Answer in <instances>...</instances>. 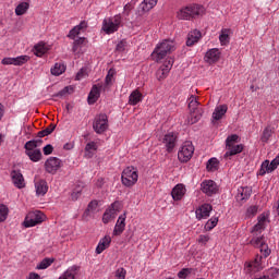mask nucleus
Here are the masks:
<instances>
[{
  "label": "nucleus",
  "mask_w": 279,
  "mask_h": 279,
  "mask_svg": "<svg viewBox=\"0 0 279 279\" xmlns=\"http://www.w3.org/2000/svg\"><path fill=\"white\" fill-rule=\"evenodd\" d=\"M267 223H269V214L263 213L257 217V223L251 229V245L258 247L265 258L271 254L267 243H265V236H263V231L267 228Z\"/></svg>",
  "instance_id": "f257e3e1"
},
{
  "label": "nucleus",
  "mask_w": 279,
  "mask_h": 279,
  "mask_svg": "<svg viewBox=\"0 0 279 279\" xmlns=\"http://www.w3.org/2000/svg\"><path fill=\"white\" fill-rule=\"evenodd\" d=\"M172 51H175V44L173 40L165 39L157 44L151 53V59L155 62H162V60H165V58H167V56H169V53Z\"/></svg>",
  "instance_id": "f03ea898"
},
{
  "label": "nucleus",
  "mask_w": 279,
  "mask_h": 279,
  "mask_svg": "<svg viewBox=\"0 0 279 279\" xmlns=\"http://www.w3.org/2000/svg\"><path fill=\"white\" fill-rule=\"evenodd\" d=\"M189 104V110L191 114V119L189 120V123L193 125L194 123H197L199 119L204 116V109L199 107V100L198 97L194 94H191L187 98Z\"/></svg>",
  "instance_id": "7ed1b4c3"
},
{
  "label": "nucleus",
  "mask_w": 279,
  "mask_h": 279,
  "mask_svg": "<svg viewBox=\"0 0 279 279\" xmlns=\"http://www.w3.org/2000/svg\"><path fill=\"white\" fill-rule=\"evenodd\" d=\"M123 23V17L121 14H116L113 16H109L102 20L101 32L110 36L111 34H116L118 29L121 28Z\"/></svg>",
  "instance_id": "20e7f679"
},
{
  "label": "nucleus",
  "mask_w": 279,
  "mask_h": 279,
  "mask_svg": "<svg viewBox=\"0 0 279 279\" xmlns=\"http://www.w3.org/2000/svg\"><path fill=\"white\" fill-rule=\"evenodd\" d=\"M121 182L126 189H132L138 182V169L132 166L124 168L121 174Z\"/></svg>",
  "instance_id": "39448f33"
},
{
  "label": "nucleus",
  "mask_w": 279,
  "mask_h": 279,
  "mask_svg": "<svg viewBox=\"0 0 279 279\" xmlns=\"http://www.w3.org/2000/svg\"><path fill=\"white\" fill-rule=\"evenodd\" d=\"M195 154V146L193 142H184L178 151V158L180 162H189Z\"/></svg>",
  "instance_id": "423d86ee"
},
{
  "label": "nucleus",
  "mask_w": 279,
  "mask_h": 279,
  "mask_svg": "<svg viewBox=\"0 0 279 279\" xmlns=\"http://www.w3.org/2000/svg\"><path fill=\"white\" fill-rule=\"evenodd\" d=\"M43 221H45V214L43 211H31L25 217L23 226L24 228H34V226H38Z\"/></svg>",
  "instance_id": "0eeeda50"
},
{
  "label": "nucleus",
  "mask_w": 279,
  "mask_h": 279,
  "mask_svg": "<svg viewBox=\"0 0 279 279\" xmlns=\"http://www.w3.org/2000/svg\"><path fill=\"white\" fill-rule=\"evenodd\" d=\"M108 116L105 113H100L95 117L94 123H93V130L96 132V134H104L106 130H108Z\"/></svg>",
  "instance_id": "6e6552de"
},
{
  "label": "nucleus",
  "mask_w": 279,
  "mask_h": 279,
  "mask_svg": "<svg viewBox=\"0 0 279 279\" xmlns=\"http://www.w3.org/2000/svg\"><path fill=\"white\" fill-rule=\"evenodd\" d=\"M201 191L207 195V197H213V195L219 193V185L213 180H205L201 183Z\"/></svg>",
  "instance_id": "1a4fd4ad"
},
{
  "label": "nucleus",
  "mask_w": 279,
  "mask_h": 279,
  "mask_svg": "<svg viewBox=\"0 0 279 279\" xmlns=\"http://www.w3.org/2000/svg\"><path fill=\"white\" fill-rule=\"evenodd\" d=\"M121 210V203L114 202L110 205L108 209L102 215V223H110L117 214Z\"/></svg>",
  "instance_id": "9d476101"
},
{
  "label": "nucleus",
  "mask_w": 279,
  "mask_h": 279,
  "mask_svg": "<svg viewBox=\"0 0 279 279\" xmlns=\"http://www.w3.org/2000/svg\"><path fill=\"white\" fill-rule=\"evenodd\" d=\"M62 168V160L58 157H50L45 162V170L51 175H56L58 170Z\"/></svg>",
  "instance_id": "9b49d317"
},
{
  "label": "nucleus",
  "mask_w": 279,
  "mask_h": 279,
  "mask_svg": "<svg viewBox=\"0 0 279 279\" xmlns=\"http://www.w3.org/2000/svg\"><path fill=\"white\" fill-rule=\"evenodd\" d=\"M263 268V256L257 255L253 262L245 265L246 274H256Z\"/></svg>",
  "instance_id": "f8f14e48"
},
{
  "label": "nucleus",
  "mask_w": 279,
  "mask_h": 279,
  "mask_svg": "<svg viewBox=\"0 0 279 279\" xmlns=\"http://www.w3.org/2000/svg\"><path fill=\"white\" fill-rule=\"evenodd\" d=\"M34 184L37 197H45L49 191V184H47V181L45 179H37L34 181Z\"/></svg>",
  "instance_id": "ddd939ff"
},
{
  "label": "nucleus",
  "mask_w": 279,
  "mask_h": 279,
  "mask_svg": "<svg viewBox=\"0 0 279 279\" xmlns=\"http://www.w3.org/2000/svg\"><path fill=\"white\" fill-rule=\"evenodd\" d=\"M221 59V50L218 48H211L207 50L204 60L207 62V64H215L216 62H219Z\"/></svg>",
  "instance_id": "4468645a"
},
{
  "label": "nucleus",
  "mask_w": 279,
  "mask_h": 279,
  "mask_svg": "<svg viewBox=\"0 0 279 279\" xmlns=\"http://www.w3.org/2000/svg\"><path fill=\"white\" fill-rule=\"evenodd\" d=\"M210 213H213V205L210 204H203L196 210V219L202 221V219H208L210 217Z\"/></svg>",
  "instance_id": "2eb2a0df"
},
{
  "label": "nucleus",
  "mask_w": 279,
  "mask_h": 279,
  "mask_svg": "<svg viewBox=\"0 0 279 279\" xmlns=\"http://www.w3.org/2000/svg\"><path fill=\"white\" fill-rule=\"evenodd\" d=\"M128 219V214L124 213L122 215L119 216L116 226L113 228V236H121V234H123V232L125 231V220Z\"/></svg>",
  "instance_id": "dca6fc26"
},
{
  "label": "nucleus",
  "mask_w": 279,
  "mask_h": 279,
  "mask_svg": "<svg viewBox=\"0 0 279 279\" xmlns=\"http://www.w3.org/2000/svg\"><path fill=\"white\" fill-rule=\"evenodd\" d=\"M173 66V59H167L165 63L157 70V80H165L167 75H169V71H171Z\"/></svg>",
  "instance_id": "f3484780"
},
{
  "label": "nucleus",
  "mask_w": 279,
  "mask_h": 279,
  "mask_svg": "<svg viewBox=\"0 0 279 279\" xmlns=\"http://www.w3.org/2000/svg\"><path fill=\"white\" fill-rule=\"evenodd\" d=\"M186 195V186L182 183L177 184L171 191V197L174 202H181Z\"/></svg>",
  "instance_id": "a211bd4d"
},
{
  "label": "nucleus",
  "mask_w": 279,
  "mask_h": 279,
  "mask_svg": "<svg viewBox=\"0 0 279 279\" xmlns=\"http://www.w3.org/2000/svg\"><path fill=\"white\" fill-rule=\"evenodd\" d=\"M177 141H178V135H175V133L173 132H170L163 136L162 143L167 151H173V147H175Z\"/></svg>",
  "instance_id": "6ab92c4d"
},
{
  "label": "nucleus",
  "mask_w": 279,
  "mask_h": 279,
  "mask_svg": "<svg viewBox=\"0 0 279 279\" xmlns=\"http://www.w3.org/2000/svg\"><path fill=\"white\" fill-rule=\"evenodd\" d=\"M251 196H252V187H247V186L239 187L235 199L240 204H244V202H247V199H250Z\"/></svg>",
  "instance_id": "aec40b11"
},
{
  "label": "nucleus",
  "mask_w": 279,
  "mask_h": 279,
  "mask_svg": "<svg viewBox=\"0 0 279 279\" xmlns=\"http://www.w3.org/2000/svg\"><path fill=\"white\" fill-rule=\"evenodd\" d=\"M99 97H101V85H94L89 92L87 101L90 106H93V104H97Z\"/></svg>",
  "instance_id": "412c9836"
},
{
  "label": "nucleus",
  "mask_w": 279,
  "mask_h": 279,
  "mask_svg": "<svg viewBox=\"0 0 279 279\" xmlns=\"http://www.w3.org/2000/svg\"><path fill=\"white\" fill-rule=\"evenodd\" d=\"M110 243H112V238L110 235L101 238L96 246V254H104V252L110 247Z\"/></svg>",
  "instance_id": "4be33fe9"
},
{
  "label": "nucleus",
  "mask_w": 279,
  "mask_h": 279,
  "mask_svg": "<svg viewBox=\"0 0 279 279\" xmlns=\"http://www.w3.org/2000/svg\"><path fill=\"white\" fill-rule=\"evenodd\" d=\"M226 112H228V105L217 106L211 116L213 123H215V121H221V119L226 117Z\"/></svg>",
  "instance_id": "5701e85b"
},
{
  "label": "nucleus",
  "mask_w": 279,
  "mask_h": 279,
  "mask_svg": "<svg viewBox=\"0 0 279 279\" xmlns=\"http://www.w3.org/2000/svg\"><path fill=\"white\" fill-rule=\"evenodd\" d=\"M11 178L16 189H25V179L23 178V174L21 173V171L13 170L11 172Z\"/></svg>",
  "instance_id": "b1692460"
},
{
  "label": "nucleus",
  "mask_w": 279,
  "mask_h": 279,
  "mask_svg": "<svg viewBox=\"0 0 279 279\" xmlns=\"http://www.w3.org/2000/svg\"><path fill=\"white\" fill-rule=\"evenodd\" d=\"M86 27H88V24L85 21L81 22L78 25L74 26L70 31V33L68 34V38H71V40H75V38H77V36H80V34H82V32H84Z\"/></svg>",
  "instance_id": "393cba45"
},
{
  "label": "nucleus",
  "mask_w": 279,
  "mask_h": 279,
  "mask_svg": "<svg viewBox=\"0 0 279 279\" xmlns=\"http://www.w3.org/2000/svg\"><path fill=\"white\" fill-rule=\"evenodd\" d=\"M88 41H86V38L80 37L78 39H75L73 43L72 51L75 53V56H80V53H84V47H86Z\"/></svg>",
  "instance_id": "a878e982"
},
{
  "label": "nucleus",
  "mask_w": 279,
  "mask_h": 279,
  "mask_svg": "<svg viewBox=\"0 0 279 279\" xmlns=\"http://www.w3.org/2000/svg\"><path fill=\"white\" fill-rule=\"evenodd\" d=\"M201 38H202V32H199L197 29H193L187 35L186 46L193 47V45H197V43H199Z\"/></svg>",
  "instance_id": "bb28decb"
},
{
  "label": "nucleus",
  "mask_w": 279,
  "mask_h": 279,
  "mask_svg": "<svg viewBox=\"0 0 279 279\" xmlns=\"http://www.w3.org/2000/svg\"><path fill=\"white\" fill-rule=\"evenodd\" d=\"M34 53L37 56V58H43L47 51H49V46L43 41L34 46L33 49Z\"/></svg>",
  "instance_id": "cd10ccee"
},
{
  "label": "nucleus",
  "mask_w": 279,
  "mask_h": 279,
  "mask_svg": "<svg viewBox=\"0 0 279 279\" xmlns=\"http://www.w3.org/2000/svg\"><path fill=\"white\" fill-rule=\"evenodd\" d=\"M230 34H232V31L230 28H222L220 31L219 40L222 47H226V45H230Z\"/></svg>",
  "instance_id": "c85d7f7f"
},
{
  "label": "nucleus",
  "mask_w": 279,
  "mask_h": 279,
  "mask_svg": "<svg viewBox=\"0 0 279 279\" xmlns=\"http://www.w3.org/2000/svg\"><path fill=\"white\" fill-rule=\"evenodd\" d=\"M177 19L179 21H191V8L189 7H183L177 12Z\"/></svg>",
  "instance_id": "c756f323"
},
{
  "label": "nucleus",
  "mask_w": 279,
  "mask_h": 279,
  "mask_svg": "<svg viewBox=\"0 0 279 279\" xmlns=\"http://www.w3.org/2000/svg\"><path fill=\"white\" fill-rule=\"evenodd\" d=\"M228 151L225 154V158L230 156H236V154H241L243 151V144L227 146Z\"/></svg>",
  "instance_id": "7c9ffc66"
},
{
  "label": "nucleus",
  "mask_w": 279,
  "mask_h": 279,
  "mask_svg": "<svg viewBox=\"0 0 279 279\" xmlns=\"http://www.w3.org/2000/svg\"><path fill=\"white\" fill-rule=\"evenodd\" d=\"M27 10H29V0L22 1L15 8L16 16H23V14H27Z\"/></svg>",
  "instance_id": "2f4dec72"
},
{
  "label": "nucleus",
  "mask_w": 279,
  "mask_h": 279,
  "mask_svg": "<svg viewBox=\"0 0 279 279\" xmlns=\"http://www.w3.org/2000/svg\"><path fill=\"white\" fill-rule=\"evenodd\" d=\"M158 0H144L140 4V10H142V12H149V10H154V8H156Z\"/></svg>",
  "instance_id": "473e14b6"
},
{
  "label": "nucleus",
  "mask_w": 279,
  "mask_h": 279,
  "mask_svg": "<svg viewBox=\"0 0 279 279\" xmlns=\"http://www.w3.org/2000/svg\"><path fill=\"white\" fill-rule=\"evenodd\" d=\"M141 101H143V94L138 89H135L129 97V104L130 106H136Z\"/></svg>",
  "instance_id": "72a5a7b5"
},
{
  "label": "nucleus",
  "mask_w": 279,
  "mask_h": 279,
  "mask_svg": "<svg viewBox=\"0 0 279 279\" xmlns=\"http://www.w3.org/2000/svg\"><path fill=\"white\" fill-rule=\"evenodd\" d=\"M41 145H43V140H33V141L26 142V144L24 145V149L25 151H34L38 149L37 147H40Z\"/></svg>",
  "instance_id": "f704fd0d"
},
{
  "label": "nucleus",
  "mask_w": 279,
  "mask_h": 279,
  "mask_svg": "<svg viewBox=\"0 0 279 279\" xmlns=\"http://www.w3.org/2000/svg\"><path fill=\"white\" fill-rule=\"evenodd\" d=\"M25 154L26 156H28L32 162H40L43 158V153L40 151V149L28 150V151H25Z\"/></svg>",
  "instance_id": "c9c22d12"
},
{
  "label": "nucleus",
  "mask_w": 279,
  "mask_h": 279,
  "mask_svg": "<svg viewBox=\"0 0 279 279\" xmlns=\"http://www.w3.org/2000/svg\"><path fill=\"white\" fill-rule=\"evenodd\" d=\"M97 147V143L95 142L87 143L85 146V158H93V156H95Z\"/></svg>",
  "instance_id": "e433bc0d"
},
{
  "label": "nucleus",
  "mask_w": 279,
  "mask_h": 279,
  "mask_svg": "<svg viewBox=\"0 0 279 279\" xmlns=\"http://www.w3.org/2000/svg\"><path fill=\"white\" fill-rule=\"evenodd\" d=\"M66 71V65L64 63H56L51 70L50 73L51 75L59 76L62 75Z\"/></svg>",
  "instance_id": "4c0bfd02"
},
{
  "label": "nucleus",
  "mask_w": 279,
  "mask_h": 279,
  "mask_svg": "<svg viewBox=\"0 0 279 279\" xmlns=\"http://www.w3.org/2000/svg\"><path fill=\"white\" fill-rule=\"evenodd\" d=\"M77 271V266L69 267L59 279H75V274Z\"/></svg>",
  "instance_id": "58836bf2"
},
{
  "label": "nucleus",
  "mask_w": 279,
  "mask_h": 279,
  "mask_svg": "<svg viewBox=\"0 0 279 279\" xmlns=\"http://www.w3.org/2000/svg\"><path fill=\"white\" fill-rule=\"evenodd\" d=\"M205 10L204 7L194 4L190 5V14L192 19H195V16H202L204 14Z\"/></svg>",
  "instance_id": "ea45409f"
},
{
  "label": "nucleus",
  "mask_w": 279,
  "mask_h": 279,
  "mask_svg": "<svg viewBox=\"0 0 279 279\" xmlns=\"http://www.w3.org/2000/svg\"><path fill=\"white\" fill-rule=\"evenodd\" d=\"M207 171H218L219 170V159L213 157L207 161V166H206Z\"/></svg>",
  "instance_id": "a19ab883"
},
{
  "label": "nucleus",
  "mask_w": 279,
  "mask_h": 279,
  "mask_svg": "<svg viewBox=\"0 0 279 279\" xmlns=\"http://www.w3.org/2000/svg\"><path fill=\"white\" fill-rule=\"evenodd\" d=\"M27 62H29V56L27 54L14 57L13 66H23V64H27Z\"/></svg>",
  "instance_id": "79ce46f5"
},
{
  "label": "nucleus",
  "mask_w": 279,
  "mask_h": 279,
  "mask_svg": "<svg viewBox=\"0 0 279 279\" xmlns=\"http://www.w3.org/2000/svg\"><path fill=\"white\" fill-rule=\"evenodd\" d=\"M8 215H10L8 206L0 204V223H3L8 219Z\"/></svg>",
  "instance_id": "37998d69"
},
{
  "label": "nucleus",
  "mask_w": 279,
  "mask_h": 279,
  "mask_svg": "<svg viewBox=\"0 0 279 279\" xmlns=\"http://www.w3.org/2000/svg\"><path fill=\"white\" fill-rule=\"evenodd\" d=\"M271 134H274V130H271L270 126H267L266 129H264L260 141L263 143H268L269 138H271Z\"/></svg>",
  "instance_id": "c03bdc74"
},
{
  "label": "nucleus",
  "mask_w": 279,
  "mask_h": 279,
  "mask_svg": "<svg viewBox=\"0 0 279 279\" xmlns=\"http://www.w3.org/2000/svg\"><path fill=\"white\" fill-rule=\"evenodd\" d=\"M217 223H219V218L209 219L204 227L206 232H210V230L217 227Z\"/></svg>",
  "instance_id": "a18cd8bd"
},
{
  "label": "nucleus",
  "mask_w": 279,
  "mask_h": 279,
  "mask_svg": "<svg viewBox=\"0 0 279 279\" xmlns=\"http://www.w3.org/2000/svg\"><path fill=\"white\" fill-rule=\"evenodd\" d=\"M274 172L269 166V160H265L259 169V175H265V173H271Z\"/></svg>",
  "instance_id": "49530a36"
},
{
  "label": "nucleus",
  "mask_w": 279,
  "mask_h": 279,
  "mask_svg": "<svg viewBox=\"0 0 279 279\" xmlns=\"http://www.w3.org/2000/svg\"><path fill=\"white\" fill-rule=\"evenodd\" d=\"M53 130H56V124H50L48 128L38 133V137L45 138V136H49V134H51Z\"/></svg>",
  "instance_id": "de8ad7c7"
},
{
  "label": "nucleus",
  "mask_w": 279,
  "mask_h": 279,
  "mask_svg": "<svg viewBox=\"0 0 279 279\" xmlns=\"http://www.w3.org/2000/svg\"><path fill=\"white\" fill-rule=\"evenodd\" d=\"M53 264V259L50 258H45L44 260H41L38 265H37V269H47L48 267H51V265Z\"/></svg>",
  "instance_id": "09e8293b"
},
{
  "label": "nucleus",
  "mask_w": 279,
  "mask_h": 279,
  "mask_svg": "<svg viewBox=\"0 0 279 279\" xmlns=\"http://www.w3.org/2000/svg\"><path fill=\"white\" fill-rule=\"evenodd\" d=\"M239 142V135L233 134L227 137L226 140V147H232V145H234V143Z\"/></svg>",
  "instance_id": "8fccbe9b"
},
{
  "label": "nucleus",
  "mask_w": 279,
  "mask_h": 279,
  "mask_svg": "<svg viewBox=\"0 0 279 279\" xmlns=\"http://www.w3.org/2000/svg\"><path fill=\"white\" fill-rule=\"evenodd\" d=\"M258 214V206L252 205L246 209V217L252 218L255 217V215Z\"/></svg>",
  "instance_id": "3c124183"
},
{
  "label": "nucleus",
  "mask_w": 279,
  "mask_h": 279,
  "mask_svg": "<svg viewBox=\"0 0 279 279\" xmlns=\"http://www.w3.org/2000/svg\"><path fill=\"white\" fill-rule=\"evenodd\" d=\"M192 271H193V269H191V268H183L178 272V278L186 279L189 277V275H191Z\"/></svg>",
  "instance_id": "603ef678"
},
{
  "label": "nucleus",
  "mask_w": 279,
  "mask_h": 279,
  "mask_svg": "<svg viewBox=\"0 0 279 279\" xmlns=\"http://www.w3.org/2000/svg\"><path fill=\"white\" fill-rule=\"evenodd\" d=\"M116 279H124L128 276V270L125 268L120 267L116 270Z\"/></svg>",
  "instance_id": "864d4df0"
},
{
  "label": "nucleus",
  "mask_w": 279,
  "mask_h": 279,
  "mask_svg": "<svg viewBox=\"0 0 279 279\" xmlns=\"http://www.w3.org/2000/svg\"><path fill=\"white\" fill-rule=\"evenodd\" d=\"M113 80H114V72L112 70H109V72L105 78L106 86H112Z\"/></svg>",
  "instance_id": "5fc2aeb1"
},
{
  "label": "nucleus",
  "mask_w": 279,
  "mask_h": 279,
  "mask_svg": "<svg viewBox=\"0 0 279 279\" xmlns=\"http://www.w3.org/2000/svg\"><path fill=\"white\" fill-rule=\"evenodd\" d=\"M208 241H210V235L208 234H201L197 239V243H199L201 245H206Z\"/></svg>",
  "instance_id": "6e6d98bb"
},
{
  "label": "nucleus",
  "mask_w": 279,
  "mask_h": 279,
  "mask_svg": "<svg viewBox=\"0 0 279 279\" xmlns=\"http://www.w3.org/2000/svg\"><path fill=\"white\" fill-rule=\"evenodd\" d=\"M1 64H4V66H14V57H5L2 59Z\"/></svg>",
  "instance_id": "4d7b16f0"
},
{
  "label": "nucleus",
  "mask_w": 279,
  "mask_h": 279,
  "mask_svg": "<svg viewBox=\"0 0 279 279\" xmlns=\"http://www.w3.org/2000/svg\"><path fill=\"white\" fill-rule=\"evenodd\" d=\"M117 51L123 52L125 49H128V41L126 40H121L117 45Z\"/></svg>",
  "instance_id": "13d9d810"
},
{
  "label": "nucleus",
  "mask_w": 279,
  "mask_h": 279,
  "mask_svg": "<svg viewBox=\"0 0 279 279\" xmlns=\"http://www.w3.org/2000/svg\"><path fill=\"white\" fill-rule=\"evenodd\" d=\"M97 206H99V203L97 201H92L87 206V211L95 213L97 210Z\"/></svg>",
  "instance_id": "bf43d9fd"
},
{
  "label": "nucleus",
  "mask_w": 279,
  "mask_h": 279,
  "mask_svg": "<svg viewBox=\"0 0 279 279\" xmlns=\"http://www.w3.org/2000/svg\"><path fill=\"white\" fill-rule=\"evenodd\" d=\"M279 166V155L277 156V158L272 159L271 162H269V167L271 171H276V169H278Z\"/></svg>",
  "instance_id": "052dcab7"
},
{
  "label": "nucleus",
  "mask_w": 279,
  "mask_h": 279,
  "mask_svg": "<svg viewBox=\"0 0 279 279\" xmlns=\"http://www.w3.org/2000/svg\"><path fill=\"white\" fill-rule=\"evenodd\" d=\"M80 195H82V189H77L74 192H72L71 197L73 202H77V199H80Z\"/></svg>",
  "instance_id": "680f3d73"
},
{
  "label": "nucleus",
  "mask_w": 279,
  "mask_h": 279,
  "mask_svg": "<svg viewBox=\"0 0 279 279\" xmlns=\"http://www.w3.org/2000/svg\"><path fill=\"white\" fill-rule=\"evenodd\" d=\"M87 73H86V69L82 68L77 74H76V80H84V77H86Z\"/></svg>",
  "instance_id": "e2e57ef3"
},
{
  "label": "nucleus",
  "mask_w": 279,
  "mask_h": 279,
  "mask_svg": "<svg viewBox=\"0 0 279 279\" xmlns=\"http://www.w3.org/2000/svg\"><path fill=\"white\" fill-rule=\"evenodd\" d=\"M132 3H126L123 8V14L124 16H130V13L132 12Z\"/></svg>",
  "instance_id": "0e129e2a"
},
{
  "label": "nucleus",
  "mask_w": 279,
  "mask_h": 279,
  "mask_svg": "<svg viewBox=\"0 0 279 279\" xmlns=\"http://www.w3.org/2000/svg\"><path fill=\"white\" fill-rule=\"evenodd\" d=\"M44 154L45 156H49L50 154H53V146L51 144H48L44 147Z\"/></svg>",
  "instance_id": "69168bd1"
},
{
  "label": "nucleus",
  "mask_w": 279,
  "mask_h": 279,
  "mask_svg": "<svg viewBox=\"0 0 279 279\" xmlns=\"http://www.w3.org/2000/svg\"><path fill=\"white\" fill-rule=\"evenodd\" d=\"M69 90H71V87H64L57 94V97H64V95L69 94Z\"/></svg>",
  "instance_id": "338daca9"
},
{
  "label": "nucleus",
  "mask_w": 279,
  "mask_h": 279,
  "mask_svg": "<svg viewBox=\"0 0 279 279\" xmlns=\"http://www.w3.org/2000/svg\"><path fill=\"white\" fill-rule=\"evenodd\" d=\"M27 279H40V275L36 272H31Z\"/></svg>",
  "instance_id": "774afa93"
}]
</instances>
